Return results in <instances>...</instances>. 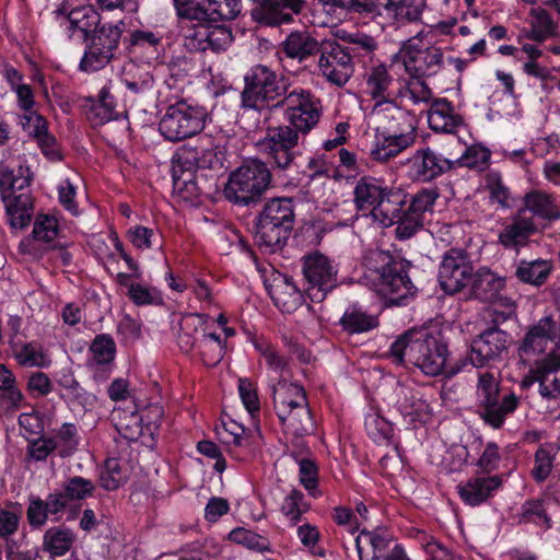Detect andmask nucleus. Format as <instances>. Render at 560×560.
Masks as SVG:
<instances>
[{"mask_svg": "<svg viewBox=\"0 0 560 560\" xmlns=\"http://www.w3.org/2000/svg\"><path fill=\"white\" fill-rule=\"evenodd\" d=\"M272 107L283 108L289 125L268 128L258 147L273 170L287 171L293 166L299 154L300 133L306 135L319 120V101L304 89L288 88L280 102Z\"/></svg>", "mask_w": 560, "mask_h": 560, "instance_id": "nucleus-1", "label": "nucleus"}, {"mask_svg": "<svg viewBox=\"0 0 560 560\" xmlns=\"http://www.w3.org/2000/svg\"><path fill=\"white\" fill-rule=\"evenodd\" d=\"M244 82L241 122L245 130L253 131L269 120L272 105L280 102L290 85L283 75L262 65L252 67Z\"/></svg>", "mask_w": 560, "mask_h": 560, "instance_id": "nucleus-2", "label": "nucleus"}, {"mask_svg": "<svg viewBox=\"0 0 560 560\" xmlns=\"http://www.w3.org/2000/svg\"><path fill=\"white\" fill-rule=\"evenodd\" d=\"M408 266L389 252L373 249L364 257L362 280L389 304L398 305L415 292Z\"/></svg>", "mask_w": 560, "mask_h": 560, "instance_id": "nucleus-3", "label": "nucleus"}, {"mask_svg": "<svg viewBox=\"0 0 560 560\" xmlns=\"http://www.w3.org/2000/svg\"><path fill=\"white\" fill-rule=\"evenodd\" d=\"M388 354L398 364L409 362L424 374L438 376L444 371L447 347L439 334L410 329L392 343Z\"/></svg>", "mask_w": 560, "mask_h": 560, "instance_id": "nucleus-4", "label": "nucleus"}, {"mask_svg": "<svg viewBox=\"0 0 560 560\" xmlns=\"http://www.w3.org/2000/svg\"><path fill=\"white\" fill-rule=\"evenodd\" d=\"M405 202L406 192L386 186L382 179L362 176L354 183V207L359 211L368 212L382 226H392L400 219Z\"/></svg>", "mask_w": 560, "mask_h": 560, "instance_id": "nucleus-5", "label": "nucleus"}, {"mask_svg": "<svg viewBox=\"0 0 560 560\" xmlns=\"http://www.w3.org/2000/svg\"><path fill=\"white\" fill-rule=\"evenodd\" d=\"M30 183L28 167L19 166L15 172L8 165L0 164V192L9 222L14 229H23L31 221V196L23 191Z\"/></svg>", "mask_w": 560, "mask_h": 560, "instance_id": "nucleus-6", "label": "nucleus"}, {"mask_svg": "<svg viewBox=\"0 0 560 560\" xmlns=\"http://www.w3.org/2000/svg\"><path fill=\"white\" fill-rule=\"evenodd\" d=\"M271 182V172L260 160H252L231 173L224 189L226 199L240 205L258 201Z\"/></svg>", "mask_w": 560, "mask_h": 560, "instance_id": "nucleus-7", "label": "nucleus"}, {"mask_svg": "<svg viewBox=\"0 0 560 560\" xmlns=\"http://www.w3.org/2000/svg\"><path fill=\"white\" fill-rule=\"evenodd\" d=\"M476 395L479 416L494 429L501 428L505 417L518 405V398L514 394L500 396L498 378L487 371L478 376Z\"/></svg>", "mask_w": 560, "mask_h": 560, "instance_id": "nucleus-8", "label": "nucleus"}, {"mask_svg": "<svg viewBox=\"0 0 560 560\" xmlns=\"http://www.w3.org/2000/svg\"><path fill=\"white\" fill-rule=\"evenodd\" d=\"M206 118L205 107L180 101L166 108L159 130L166 140L178 142L199 133L205 128Z\"/></svg>", "mask_w": 560, "mask_h": 560, "instance_id": "nucleus-9", "label": "nucleus"}, {"mask_svg": "<svg viewBox=\"0 0 560 560\" xmlns=\"http://www.w3.org/2000/svg\"><path fill=\"white\" fill-rule=\"evenodd\" d=\"M318 73L330 84L343 86L354 72V63L350 50L332 38L322 40L318 51Z\"/></svg>", "mask_w": 560, "mask_h": 560, "instance_id": "nucleus-10", "label": "nucleus"}, {"mask_svg": "<svg viewBox=\"0 0 560 560\" xmlns=\"http://www.w3.org/2000/svg\"><path fill=\"white\" fill-rule=\"evenodd\" d=\"M474 266L467 253L452 248L442 258L438 279L445 293L456 294L468 287Z\"/></svg>", "mask_w": 560, "mask_h": 560, "instance_id": "nucleus-11", "label": "nucleus"}, {"mask_svg": "<svg viewBox=\"0 0 560 560\" xmlns=\"http://www.w3.org/2000/svg\"><path fill=\"white\" fill-rule=\"evenodd\" d=\"M303 275L308 283L306 293L312 301L320 302L335 287L337 270L331 261L319 252H313L302 258Z\"/></svg>", "mask_w": 560, "mask_h": 560, "instance_id": "nucleus-12", "label": "nucleus"}, {"mask_svg": "<svg viewBox=\"0 0 560 560\" xmlns=\"http://www.w3.org/2000/svg\"><path fill=\"white\" fill-rule=\"evenodd\" d=\"M400 54L406 72L412 78L436 74L442 67V50L435 46L422 47L417 38L407 40Z\"/></svg>", "mask_w": 560, "mask_h": 560, "instance_id": "nucleus-13", "label": "nucleus"}, {"mask_svg": "<svg viewBox=\"0 0 560 560\" xmlns=\"http://www.w3.org/2000/svg\"><path fill=\"white\" fill-rule=\"evenodd\" d=\"M438 198V190L432 188L418 191L410 200L406 197V202L401 207L400 219L395 222L397 225L396 235L399 240L410 238L422 228V215L432 210Z\"/></svg>", "mask_w": 560, "mask_h": 560, "instance_id": "nucleus-14", "label": "nucleus"}, {"mask_svg": "<svg viewBox=\"0 0 560 560\" xmlns=\"http://www.w3.org/2000/svg\"><path fill=\"white\" fill-rule=\"evenodd\" d=\"M509 346V335L498 327H490L472 340L468 360L474 366L482 368L500 359Z\"/></svg>", "mask_w": 560, "mask_h": 560, "instance_id": "nucleus-15", "label": "nucleus"}, {"mask_svg": "<svg viewBox=\"0 0 560 560\" xmlns=\"http://www.w3.org/2000/svg\"><path fill=\"white\" fill-rule=\"evenodd\" d=\"M407 175L415 182H430L452 170L451 156L436 154L425 148L417 150L406 162Z\"/></svg>", "mask_w": 560, "mask_h": 560, "instance_id": "nucleus-16", "label": "nucleus"}, {"mask_svg": "<svg viewBox=\"0 0 560 560\" xmlns=\"http://www.w3.org/2000/svg\"><path fill=\"white\" fill-rule=\"evenodd\" d=\"M559 341L560 324L551 316H545L529 327L518 350L521 355L530 358L546 352L550 343Z\"/></svg>", "mask_w": 560, "mask_h": 560, "instance_id": "nucleus-17", "label": "nucleus"}, {"mask_svg": "<svg viewBox=\"0 0 560 560\" xmlns=\"http://www.w3.org/2000/svg\"><path fill=\"white\" fill-rule=\"evenodd\" d=\"M530 373L542 397L560 396V347L551 348L544 358L536 360Z\"/></svg>", "mask_w": 560, "mask_h": 560, "instance_id": "nucleus-18", "label": "nucleus"}, {"mask_svg": "<svg viewBox=\"0 0 560 560\" xmlns=\"http://www.w3.org/2000/svg\"><path fill=\"white\" fill-rule=\"evenodd\" d=\"M372 116L384 135H399L400 132H415L411 118L406 110L398 106L393 98L375 103Z\"/></svg>", "mask_w": 560, "mask_h": 560, "instance_id": "nucleus-19", "label": "nucleus"}, {"mask_svg": "<svg viewBox=\"0 0 560 560\" xmlns=\"http://www.w3.org/2000/svg\"><path fill=\"white\" fill-rule=\"evenodd\" d=\"M178 161L200 170H214L223 166L222 158L210 136H201L194 147H184Z\"/></svg>", "mask_w": 560, "mask_h": 560, "instance_id": "nucleus-20", "label": "nucleus"}, {"mask_svg": "<svg viewBox=\"0 0 560 560\" xmlns=\"http://www.w3.org/2000/svg\"><path fill=\"white\" fill-rule=\"evenodd\" d=\"M536 232L534 218L524 215V210H517L510 223L499 232L498 243L506 249L518 250L527 245L529 237Z\"/></svg>", "mask_w": 560, "mask_h": 560, "instance_id": "nucleus-21", "label": "nucleus"}, {"mask_svg": "<svg viewBox=\"0 0 560 560\" xmlns=\"http://www.w3.org/2000/svg\"><path fill=\"white\" fill-rule=\"evenodd\" d=\"M322 40H318L308 31H293L280 44L281 51L285 57L303 62L318 54Z\"/></svg>", "mask_w": 560, "mask_h": 560, "instance_id": "nucleus-22", "label": "nucleus"}, {"mask_svg": "<svg viewBox=\"0 0 560 560\" xmlns=\"http://www.w3.org/2000/svg\"><path fill=\"white\" fill-rule=\"evenodd\" d=\"M428 122L430 128L436 132L453 133L464 124V119L450 101L436 98L431 103Z\"/></svg>", "mask_w": 560, "mask_h": 560, "instance_id": "nucleus-23", "label": "nucleus"}, {"mask_svg": "<svg viewBox=\"0 0 560 560\" xmlns=\"http://www.w3.org/2000/svg\"><path fill=\"white\" fill-rule=\"evenodd\" d=\"M273 407L277 415H285L288 409L300 408L302 417L305 416L304 406H307V398L302 386L279 381L272 386Z\"/></svg>", "mask_w": 560, "mask_h": 560, "instance_id": "nucleus-24", "label": "nucleus"}, {"mask_svg": "<svg viewBox=\"0 0 560 560\" xmlns=\"http://www.w3.org/2000/svg\"><path fill=\"white\" fill-rule=\"evenodd\" d=\"M502 480L498 476L478 477L457 486L460 499L468 505L476 506L492 497Z\"/></svg>", "mask_w": 560, "mask_h": 560, "instance_id": "nucleus-25", "label": "nucleus"}, {"mask_svg": "<svg viewBox=\"0 0 560 560\" xmlns=\"http://www.w3.org/2000/svg\"><path fill=\"white\" fill-rule=\"evenodd\" d=\"M276 306L284 313L296 311L303 303V294L289 278H278L268 288Z\"/></svg>", "mask_w": 560, "mask_h": 560, "instance_id": "nucleus-26", "label": "nucleus"}, {"mask_svg": "<svg viewBox=\"0 0 560 560\" xmlns=\"http://www.w3.org/2000/svg\"><path fill=\"white\" fill-rule=\"evenodd\" d=\"M217 21L211 16L205 20L180 19V30L184 46L189 51H206L212 23Z\"/></svg>", "mask_w": 560, "mask_h": 560, "instance_id": "nucleus-27", "label": "nucleus"}, {"mask_svg": "<svg viewBox=\"0 0 560 560\" xmlns=\"http://www.w3.org/2000/svg\"><path fill=\"white\" fill-rule=\"evenodd\" d=\"M469 292L482 302H492L504 287V280L489 269H479L471 276Z\"/></svg>", "mask_w": 560, "mask_h": 560, "instance_id": "nucleus-28", "label": "nucleus"}, {"mask_svg": "<svg viewBox=\"0 0 560 560\" xmlns=\"http://www.w3.org/2000/svg\"><path fill=\"white\" fill-rule=\"evenodd\" d=\"M416 140L415 132H400L399 135H384L383 140L377 141L371 150V158L380 163H386L400 152L411 147Z\"/></svg>", "mask_w": 560, "mask_h": 560, "instance_id": "nucleus-29", "label": "nucleus"}, {"mask_svg": "<svg viewBox=\"0 0 560 560\" xmlns=\"http://www.w3.org/2000/svg\"><path fill=\"white\" fill-rule=\"evenodd\" d=\"M386 532L362 530L355 538V546L361 560H383L390 541Z\"/></svg>", "mask_w": 560, "mask_h": 560, "instance_id": "nucleus-30", "label": "nucleus"}, {"mask_svg": "<svg viewBox=\"0 0 560 560\" xmlns=\"http://www.w3.org/2000/svg\"><path fill=\"white\" fill-rule=\"evenodd\" d=\"M518 210H524V214L529 211L533 215L548 221L560 219V208L553 197L541 190L527 192L523 198V207Z\"/></svg>", "mask_w": 560, "mask_h": 560, "instance_id": "nucleus-31", "label": "nucleus"}, {"mask_svg": "<svg viewBox=\"0 0 560 560\" xmlns=\"http://www.w3.org/2000/svg\"><path fill=\"white\" fill-rule=\"evenodd\" d=\"M250 15L254 21L268 25L279 26L293 21L292 13L284 12V8L277 0H252Z\"/></svg>", "mask_w": 560, "mask_h": 560, "instance_id": "nucleus-32", "label": "nucleus"}, {"mask_svg": "<svg viewBox=\"0 0 560 560\" xmlns=\"http://www.w3.org/2000/svg\"><path fill=\"white\" fill-rule=\"evenodd\" d=\"M291 230L276 223H269L258 218L256 223L255 238L257 245L270 253L282 248L288 240Z\"/></svg>", "mask_w": 560, "mask_h": 560, "instance_id": "nucleus-33", "label": "nucleus"}, {"mask_svg": "<svg viewBox=\"0 0 560 560\" xmlns=\"http://www.w3.org/2000/svg\"><path fill=\"white\" fill-rule=\"evenodd\" d=\"M552 270V261L548 259H521L515 269V277L523 283L540 287L544 284Z\"/></svg>", "mask_w": 560, "mask_h": 560, "instance_id": "nucleus-34", "label": "nucleus"}, {"mask_svg": "<svg viewBox=\"0 0 560 560\" xmlns=\"http://www.w3.org/2000/svg\"><path fill=\"white\" fill-rule=\"evenodd\" d=\"M75 534L65 526L48 528L43 536V550L51 558L65 556L73 546Z\"/></svg>", "mask_w": 560, "mask_h": 560, "instance_id": "nucleus-35", "label": "nucleus"}, {"mask_svg": "<svg viewBox=\"0 0 560 560\" xmlns=\"http://www.w3.org/2000/svg\"><path fill=\"white\" fill-rule=\"evenodd\" d=\"M258 218L266 222L276 223L278 225L292 230L294 223V210L292 199L273 198L269 200L265 205Z\"/></svg>", "mask_w": 560, "mask_h": 560, "instance_id": "nucleus-36", "label": "nucleus"}, {"mask_svg": "<svg viewBox=\"0 0 560 560\" xmlns=\"http://www.w3.org/2000/svg\"><path fill=\"white\" fill-rule=\"evenodd\" d=\"M427 0H387L384 9L398 24L413 23L421 20Z\"/></svg>", "mask_w": 560, "mask_h": 560, "instance_id": "nucleus-37", "label": "nucleus"}, {"mask_svg": "<svg viewBox=\"0 0 560 560\" xmlns=\"http://www.w3.org/2000/svg\"><path fill=\"white\" fill-rule=\"evenodd\" d=\"M365 84L368 94L375 103L392 100L390 86L393 78L384 65L373 67L365 74Z\"/></svg>", "mask_w": 560, "mask_h": 560, "instance_id": "nucleus-38", "label": "nucleus"}, {"mask_svg": "<svg viewBox=\"0 0 560 560\" xmlns=\"http://www.w3.org/2000/svg\"><path fill=\"white\" fill-rule=\"evenodd\" d=\"M174 187L185 200L199 198L210 192L211 186L203 179L202 174L183 173L180 176H174Z\"/></svg>", "mask_w": 560, "mask_h": 560, "instance_id": "nucleus-39", "label": "nucleus"}, {"mask_svg": "<svg viewBox=\"0 0 560 560\" xmlns=\"http://www.w3.org/2000/svg\"><path fill=\"white\" fill-rule=\"evenodd\" d=\"M89 101L91 102L88 113L90 120L95 124H104L116 117V102L108 85L101 89L96 100L90 98Z\"/></svg>", "mask_w": 560, "mask_h": 560, "instance_id": "nucleus-40", "label": "nucleus"}, {"mask_svg": "<svg viewBox=\"0 0 560 560\" xmlns=\"http://www.w3.org/2000/svg\"><path fill=\"white\" fill-rule=\"evenodd\" d=\"M69 23L73 31L82 33L85 40L101 25V16L92 5L74 8L68 15Z\"/></svg>", "mask_w": 560, "mask_h": 560, "instance_id": "nucleus-41", "label": "nucleus"}, {"mask_svg": "<svg viewBox=\"0 0 560 560\" xmlns=\"http://www.w3.org/2000/svg\"><path fill=\"white\" fill-rule=\"evenodd\" d=\"M326 3L347 13L372 21L382 16V3L380 0H328Z\"/></svg>", "mask_w": 560, "mask_h": 560, "instance_id": "nucleus-42", "label": "nucleus"}, {"mask_svg": "<svg viewBox=\"0 0 560 560\" xmlns=\"http://www.w3.org/2000/svg\"><path fill=\"white\" fill-rule=\"evenodd\" d=\"M305 416L302 417L300 408H291L285 415H277L284 430L294 436H304L314 429V423L308 410V405L304 406Z\"/></svg>", "mask_w": 560, "mask_h": 560, "instance_id": "nucleus-43", "label": "nucleus"}, {"mask_svg": "<svg viewBox=\"0 0 560 560\" xmlns=\"http://www.w3.org/2000/svg\"><path fill=\"white\" fill-rule=\"evenodd\" d=\"M529 14L532 30L526 34L528 39L541 43L556 34L557 24L545 9L533 8Z\"/></svg>", "mask_w": 560, "mask_h": 560, "instance_id": "nucleus-44", "label": "nucleus"}, {"mask_svg": "<svg viewBox=\"0 0 560 560\" xmlns=\"http://www.w3.org/2000/svg\"><path fill=\"white\" fill-rule=\"evenodd\" d=\"M121 26V22L118 24H101L91 33L86 42L114 55L122 34Z\"/></svg>", "mask_w": 560, "mask_h": 560, "instance_id": "nucleus-45", "label": "nucleus"}, {"mask_svg": "<svg viewBox=\"0 0 560 560\" xmlns=\"http://www.w3.org/2000/svg\"><path fill=\"white\" fill-rule=\"evenodd\" d=\"M197 349L205 365L215 366L224 357L225 345L215 334H202Z\"/></svg>", "mask_w": 560, "mask_h": 560, "instance_id": "nucleus-46", "label": "nucleus"}, {"mask_svg": "<svg viewBox=\"0 0 560 560\" xmlns=\"http://www.w3.org/2000/svg\"><path fill=\"white\" fill-rule=\"evenodd\" d=\"M490 155V151L483 147H469L459 156L450 154L452 170L458 166H465L477 171H483L489 164Z\"/></svg>", "mask_w": 560, "mask_h": 560, "instance_id": "nucleus-47", "label": "nucleus"}, {"mask_svg": "<svg viewBox=\"0 0 560 560\" xmlns=\"http://www.w3.org/2000/svg\"><path fill=\"white\" fill-rule=\"evenodd\" d=\"M201 317L198 314H186L180 318L177 342L182 351L190 352L197 347L199 338L196 337Z\"/></svg>", "mask_w": 560, "mask_h": 560, "instance_id": "nucleus-48", "label": "nucleus"}, {"mask_svg": "<svg viewBox=\"0 0 560 560\" xmlns=\"http://www.w3.org/2000/svg\"><path fill=\"white\" fill-rule=\"evenodd\" d=\"M128 479L126 464H121L117 458H108L101 471V486L106 490H116Z\"/></svg>", "mask_w": 560, "mask_h": 560, "instance_id": "nucleus-49", "label": "nucleus"}, {"mask_svg": "<svg viewBox=\"0 0 560 560\" xmlns=\"http://www.w3.org/2000/svg\"><path fill=\"white\" fill-rule=\"evenodd\" d=\"M343 328L350 332H364L375 328L378 320L375 316L369 315L365 312L351 307L347 310L341 317Z\"/></svg>", "mask_w": 560, "mask_h": 560, "instance_id": "nucleus-50", "label": "nucleus"}, {"mask_svg": "<svg viewBox=\"0 0 560 560\" xmlns=\"http://www.w3.org/2000/svg\"><path fill=\"white\" fill-rule=\"evenodd\" d=\"M398 97L408 98L413 104L429 103L432 100V90L423 78H412L398 91Z\"/></svg>", "mask_w": 560, "mask_h": 560, "instance_id": "nucleus-51", "label": "nucleus"}, {"mask_svg": "<svg viewBox=\"0 0 560 560\" xmlns=\"http://www.w3.org/2000/svg\"><path fill=\"white\" fill-rule=\"evenodd\" d=\"M343 42L348 44L346 49L350 50V56L353 57H366L374 54L377 49L376 39L368 34L363 33H350L341 37Z\"/></svg>", "mask_w": 560, "mask_h": 560, "instance_id": "nucleus-52", "label": "nucleus"}, {"mask_svg": "<svg viewBox=\"0 0 560 560\" xmlns=\"http://www.w3.org/2000/svg\"><path fill=\"white\" fill-rule=\"evenodd\" d=\"M520 520L523 522H533L545 528L551 526L548 516V502L545 500H530L522 505Z\"/></svg>", "mask_w": 560, "mask_h": 560, "instance_id": "nucleus-53", "label": "nucleus"}, {"mask_svg": "<svg viewBox=\"0 0 560 560\" xmlns=\"http://www.w3.org/2000/svg\"><path fill=\"white\" fill-rule=\"evenodd\" d=\"M242 10L241 0H208L207 15L215 21L233 20Z\"/></svg>", "mask_w": 560, "mask_h": 560, "instance_id": "nucleus-54", "label": "nucleus"}, {"mask_svg": "<svg viewBox=\"0 0 560 560\" xmlns=\"http://www.w3.org/2000/svg\"><path fill=\"white\" fill-rule=\"evenodd\" d=\"M93 360L97 364L109 363L114 360L116 346L114 339L106 334L97 335L91 345Z\"/></svg>", "mask_w": 560, "mask_h": 560, "instance_id": "nucleus-55", "label": "nucleus"}, {"mask_svg": "<svg viewBox=\"0 0 560 560\" xmlns=\"http://www.w3.org/2000/svg\"><path fill=\"white\" fill-rule=\"evenodd\" d=\"M113 54L96 47L92 44L88 45L80 62V69L83 71H97L104 68L113 58Z\"/></svg>", "mask_w": 560, "mask_h": 560, "instance_id": "nucleus-56", "label": "nucleus"}, {"mask_svg": "<svg viewBox=\"0 0 560 560\" xmlns=\"http://www.w3.org/2000/svg\"><path fill=\"white\" fill-rule=\"evenodd\" d=\"M230 539L238 545H243L246 548L255 551H266L269 550V541L250 530L245 528H236L233 529L230 535Z\"/></svg>", "mask_w": 560, "mask_h": 560, "instance_id": "nucleus-57", "label": "nucleus"}, {"mask_svg": "<svg viewBox=\"0 0 560 560\" xmlns=\"http://www.w3.org/2000/svg\"><path fill=\"white\" fill-rule=\"evenodd\" d=\"M180 19L201 21L206 19L208 0H173Z\"/></svg>", "mask_w": 560, "mask_h": 560, "instance_id": "nucleus-58", "label": "nucleus"}, {"mask_svg": "<svg viewBox=\"0 0 560 560\" xmlns=\"http://www.w3.org/2000/svg\"><path fill=\"white\" fill-rule=\"evenodd\" d=\"M58 232V222L54 217L42 214L36 218L33 228V236L36 241L49 243L57 237Z\"/></svg>", "mask_w": 560, "mask_h": 560, "instance_id": "nucleus-59", "label": "nucleus"}, {"mask_svg": "<svg viewBox=\"0 0 560 560\" xmlns=\"http://www.w3.org/2000/svg\"><path fill=\"white\" fill-rule=\"evenodd\" d=\"M304 495L299 490H292L288 497H285L282 504V512L289 518V521L295 525L301 515L307 511L308 506L303 502Z\"/></svg>", "mask_w": 560, "mask_h": 560, "instance_id": "nucleus-60", "label": "nucleus"}, {"mask_svg": "<svg viewBox=\"0 0 560 560\" xmlns=\"http://www.w3.org/2000/svg\"><path fill=\"white\" fill-rule=\"evenodd\" d=\"M422 402L417 399L411 388L398 386L396 389V407L404 416L413 417L421 408Z\"/></svg>", "mask_w": 560, "mask_h": 560, "instance_id": "nucleus-61", "label": "nucleus"}, {"mask_svg": "<svg viewBox=\"0 0 560 560\" xmlns=\"http://www.w3.org/2000/svg\"><path fill=\"white\" fill-rule=\"evenodd\" d=\"M94 483L90 479L83 477H72L65 485L63 493L69 501L83 500L93 494Z\"/></svg>", "mask_w": 560, "mask_h": 560, "instance_id": "nucleus-62", "label": "nucleus"}, {"mask_svg": "<svg viewBox=\"0 0 560 560\" xmlns=\"http://www.w3.org/2000/svg\"><path fill=\"white\" fill-rule=\"evenodd\" d=\"M365 429L369 435L376 442L387 441L393 435L392 424L377 415H369L365 418Z\"/></svg>", "mask_w": 560, "mask_h": 560, "instance_id": "nucleus-63", "label": "nucleus"}, {"mask_svg": "<svg viewBox=\"0 0 560 560\" xmlns=\"http://www.w3.org/2000/svg\"><path fill=\"white\" fill-rule=\"evenodd\" d=\"M128 296L137 305L161 304L162 296L155 288L144 287L139 283L130 284Z\"/></svg>", "mask_w": 560, "mask_h": 560, "instance_id": "nucleus-64", "label": "nucleus"}]
</instances>
